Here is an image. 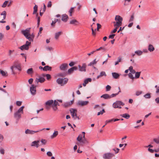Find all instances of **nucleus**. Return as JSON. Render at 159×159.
Instances as JSON below:
<instances>
[{
  "mask_svg": "<svg viewBox=\"0 0 159 159\" xmlns=\"http://www.w3.org/2000/svg\"><path fill=\"white\" fill-rule=\"evenodd\" d=\"M24 107V106L21 107L14 114V116L16 120L17 123L19 120L21 118V114L24 113L23 109Z\"/></svg>",
  "mask_w": 159,
  "mask_h": 159,
  "instance_id": "nucleus-1",
  "label": "nucleus"
},
{
  "mask_svg": "<svg viewBox=\"0 0 159 159\" xmlns=\"http://www.w3.org/2000/svg\"><path fill=\"white\" fill-rule=\"evenodd\" d=\"M30 28L21 31L22 33L23 34L24 36L28 39L30 41H33L32 39L30 38V36H29L30 35L29 32H30Z\"/></svg>",
  "mask_w": 159,
  "mask_h": 159,
  "instance_id": "nucleus-2",
  "label": "nucleus"
},
{
  "mask_svg": "<svg viewBox=\"0 0 159 159\" xmlns=\"http://www.w3.org/2000/svg\"><path fill=\"white\" fill-rule=\"evenodd\" d=\"M115 19L116 22H113V23L115 24L114 25L118 26H120L122 25V21L123 20V18L122 17L120 16L116 15L115 17Z\"/></svg>",
  "mask_w": 159,
  "mask_h": 159,
  "instance_id": "nucleus-3",
  "label": "nucleus"
},
{
  "mask_svg": "<svg viewBox=\"0 0 159 159\" xmlns=\"http://www.w3.org/2000/svg\"><path fill=\"white\" fill-rule=\"evenodd\" d=\"M68 79L67 78H64V79L58 78L56 80V82L59 84H61V86H64L68 82Z\"/></svg>",
  "mask_w": 159,
  "mask_h": 159,
  "instance_id": "nucleus-4",
  "label": "nucleus"
},
{
  "mask_svg": "<svg viewBox=\"0 0 159 159\" xmlns=\"http://www.w3.org/2000/svg\"><path fill=\"white\" fill-rule=\"evenodd\" d=\"M124 105L125 103L119 101H117L113 103V107L115 108H119V109H121V107L120 106H124Z\"/></svg>",
  "mask_w": 159,
  "mask_h": 159,
  "instance_id": "nucleus-5",
  "label": "nucleus"
},
{
  "mask_svg": "<svg viewBox=\"0 0 159 159\" xmlns=\"http://www.w3.org/2000/svg\"><path fill=\"white\" fill-rule=\"evenodd\" d=\"M89 103L88 101H78L76 103L77 106L80 107H83L87 105Z\"/></svg>",
  "mask_w": 159,
  "mask_h": 159,
  "instance_id": "nucleus-6",
  "label": "nucleus"
},
{
  "mask_svg": "<svg viewBox=\"0 0 159 159\" xmlns=\"http://www.w3.org/2000/svg\"><path fill=\"white\" fill-rule=\"evenodd\" d=\"M114 156V154L111 153H107L103 155V158L104 159H111Z\"/></svg>",
  "mask_w": 159,
  "mask_h": 159,
  "instance_id": "nucleus-7",
  "label": "nucleus"
},
{
  "mask_svg": "<svg viewBox=\"0 0 159 159\" xmlns=\"http://www.w3.org/2000/svg\"><path fill=\"white\" fill-rule=\"evenodd\" d=\"M44 129H45V128H43V129H39L37 131H35L30 130L29 129H27L25 130V133L26 134H34L35 133L40 132Z\"/></svg>",
  "mask_w": 159,
  "mask_h": 159,
  "instance_id": "nucleus-8",
  "label": "nucleus"
},
{
  "mask_svg": "<svg viewBox=\"0 0 159 159\" xmlns=\"http://www.w3.org/2000/svg\"><path fill=\"white\" fill-rule=\"evenodd\" d=\"M87 65L86 63H83L82 66L80 65L78 66L79 71L81 72H85L86 71V68Z\"/></svg>",
  "mask_w": 159,
  "mask_h": 159,
  "instance_id": "nucleus-9",
  "label": "nucleus"
},
{
  "mask_svg": "<svg viewBox=\"0 0 159 159\" xmlns=\"http://www.w3.org/2000/svg\"><path fill=\"white\" fill-rule=\"evenodd\" d=\"M37 85L34 86L32 84L30 88V91L32 95H35L36 93V87Z\"/></svg>",
  "mask_w": 159,
  "mask_h": 159,
  "instance_id": "nucleus-10",
  "label": "nucleus"
},
{
  "mask_svg": "<svg viewBox=\"0 0 159 159\" xmlns=\"http://www.w3.org/2000/svg\"><path fill=\"white\" fill-rule=\"evenodd\" d=\"M45 81V79L43 77H39V78L35 79L34 83L36 85H37L39 82L42 83Z\"/></svg>",
  "mask_w": 159,
  "mask_h": 159,
  "instance_id": "nucleus-11",
  "label": "nucleus"
},
{
  "mask_svg": "<svg viewBox=\"0 0 159 159\" xmlns=\"http://www.w3.org/2000/svg\"><path fill=\"white\" fill-rule=\"evenodd\" d=\"M15 68L17 69L19 71H20L21 70V68L20 64L17 61H15L14 63Z\"/></svg>",
  "mask_w": 159,
  "mask_h": 159,
  "instance_id": "nucleus-12",
  "label": "nucleus"
},
{
  "mask_svg": "<svg viewBox=\"0 0 159 159\" xmlns=\"http://www.w3.org/2000/svg\"><path fill=\"white\" fill-rule=\"evenodd\" d=\"M39 140L34 141L32 142L31 144V146L33 147H36V148L39 147Z\"/></svg>",
  "mask_w": 159,
  "mask_h": 159,
  "instance_id": "nucleus-13",
  "label": "nucleus"
},
{
  "mask_svg": "<svg viewBox=\"0 0 159 159\" xmlns=\"http://www.w3.org/2000/svg\"><path fill=\"white\" fill-rule=\"evenodd\" d=\"M68 67L67 64L64 63L61 64L60 66V69L61 70H65Z\"/></svg>",
  "mask_w": 159,
  "mask_h": 159,
  "instance_id": "nucleus-14",
  "label": "nucleus"
},
{
  "mask_svg": "<svg viewBox=\"0 0 159 159\" xmlns=\"http://www.w3.org/2000/svg\"><path fill=\"white\" fill-rule=\"evenodd\" d=\"M73 102L74 100H72L69 102H65L63 104V106L66 107H69L73 103Z\"/></svg>",
  "mask_w": 159,
  "mask_h": 159,
  "instance_id": "nucleus-15",
  "label": "nucleus"
},
{
  "mask_svg": "<svg viewBox=\"0 0 159 159\" xmlns=\"http://www.w3.org/2000/svg\"><path fill=\"white\" fill-rule=\"evenodd\" d=\"M70 111L72 117L73 118L74 117L75 113H76V112L77 111V110L73 108H71L70 110Z\"/></svg>",
  "mask_w": 159,
  "mask_h": 159,
  "instance_id": "nucleus-16",
  "label": "nucleus"
},
{
  "mask_svg": "<svg viewBox=\"0 0 159 159\" xmlns=\"http://www.w3.org/2000/svg\"><path fill=\"white\" fill-rule=\"evenodd\" d=\"M68 16L66 14H63L62 15L61 20L64 22H66L68 19Z\"/></svg>",
  "mask_w": 159,
  "mask_h": 159,
  "instance_id": "nucleus-17",
  "label": "nucleus"
},
{
  "mask_svg": "<svg viewBox=\"0 0 159 159\" xmlns=\"http://www.w3.org/2000/svg\"><path fill=\"white\" fill-rule=\"evenodd\" d=\"M19 48L21 50H28L29 49V46L27 44H24L20 46Z\"/></svg>",
  "mask_w": 159,
  "mask_h": 159,
  "instance_id": "nucleus-18",
  "label": "nucleus"
},
{
  "mask_svg": "<svg viewBox=\"0 0 159 159\" xmlns=\"http://www.w3.org/2000/svg\"><path fill=\"white\" fill-rule=\"evenodd\" d=\"M92 81V79L90 78H88L86 79H85L84 82V83L83 84V85L84 86H85L86 85V84H88L89 82H90Z\"/></svg>",
  "mask_w": 159,
  "mask_h": 159,
  "instance_id": "nucleus-19",
  "label": "nucleus"
},
{
  "mask_svg": "<svg viewBox=\"0 0 159 159\" xmlns=\"http://www.w3.org/2000/svg\"><path fill=\"white\" fill-rule=\"evenodd\" d=\"M148 50L150 52H152L154 50L155 48L152 45L150 44L148 45Z\"/></svg>",
  "mask_w": 159,
  "mask_h": 159,
  "instance_id": "nucleus-20",
  "label": "nucleus"
},
{
  "mask_svg": "<svg viewBox=\"0 0 159 159\" xmlns=\"http://www.w3.org/2000/svg\"><path fill=\"white\" fill-rule=\"evenodd\" d=\"M62 34V32L61 31H59L55 33V39L56 40L58 39L59 38V37Z\"/></svg>",
  "mask_w": 159,
  "mask_h": 159,
  "instance_id": "nucleus-21",
  "label": "nucleus"
},
{
  "mask_svg": "<svg viewBox=\"0 0 159 159\" xmlns=\"http://www.w3.org/2000/svg\"><path fill=\"white\" fill-rule=\"evenodd\" d=\"M101 98H103L105 99H110V95L107 94H105L102 95L101 96Z\"/></svg>",
  "mask_w": 159,
  "mask_h": 159,
  "instance_id": "nucleus-22",
  "label": "nucleus"
},
{
  "mask_svg": "<svg viewBox=\"0 0 159 159\" xmlns=\"http://www.w3.org/2000/svg\"><path fill=\"white\" fill-rule=\"evenodd\" d=\"M79 23V22L75 19H73L70 20V24L76 25Z\"/></svg>",
  "mask_w": 159,
  "mask_h": 159,
  "instance_id": "nucleus-23",
  "label": "nucleus"
},
{
  "mask_svg": "<svg viewBox=\"0 0 159 159\" xmlns=\"http://www.w3.org/2000/svg\"><path fill=\"white\" fill-rule=\"evenodd\" d=\"M112 75L113 78L115 79H118L119 77V75L116 73L113 72L112 73Z\"/></svg>",
  "mask_w": 159,
  "mask_h": 159,
  "instance_id": "nucleus-24",
  "label": "nucleus"
},
{
  "mask_svg": "<svg viewBox=\"0 0 159 159\" xmlns=\"http://www.w3.org/2000/svg\"><path fill=\"white\" fill-rule=\"evenodd\" d=\"M120 116L128 119L130 117V115L127 113H125L120 115Z\"/></svg>",
  "mask_w": 159,
  "mask_h": 159,
  "instance_id": "nucleus-25",
  "label": "nucleus"
},
{
  "mask_svg": "<svg viewBox=\"0 0 159 159\" xmlns=\"http://www.w3.org/2000/svg\"><path fill=\"white\" fill-rule=\"evenodd\" d=\"M52 67L48 66H46L43 67V70L47 71V70H51Z\"/></svg>",
  "mask_w": 159,
  "mask_h": 159,
  "instance_id": "nucleus-26",
  "label": "nucleus"
},
{
  "mask_svg": "<svg viewBox=\"0 0 159 159\" xmlns=\"http://www.w3.org/2000/svg\"><path fill=\"white\" fill-rule=\"evenodd\" d=\"M107 75L106 73L104 71H102L100 72V75L97 76V78L98 79L100 77H102L103 76H106Z\"/></svg>",
  "mask_w": 159,
  "mask_h": 159,
  "instance_id": "nucleus-27",
  "label": "nucleus"
},
{
  "mask_svg": "<svg viewBox=\"0 0 159 159\" xmlns=\"http://www.w3.org/2000/svg\"><path fill=\"white\" fill-rule=\"evenodd\" d=\"M34 11L33 12V14H36V16L37 17L38 14L37 13V12L38 10V6L36 5H35L34 8Z\"/></svg>",
  "mask_w": 159,
  "mask_h": 159,
  "instance_id": "nucleus-28",
  "label": "nucleus"
},
{
  "mask_svg": "<svg viewBox=\"0 0 159 159\" xmlns=\"http://www.w3.org/2000/svg\"><path fill=\"white\" fill-rule=\"evenodd\" d=\"M58 132L57 131H55L53 134L51 136V139H53L56 137L58 134Z\"/></svg>",
  "mask_w": 159,
  "mask_h": 159,
  "instance_id": "nucleus-29",
  "label": "nucleus"
},
{
  "mask_svg": "<svg viewBox=\"0 0 159 159\" xmlns=\"http://www.w3.org/2000/svg\"><path fill=\"white\" fill-rule=\"evenodd\" d=\"M135 53L138 56H140L142 55L143 53V52L141 50H138L135 52Z\"/></svg>",
  "mask_w": 159,
  "mask_h": 159,
  "instance_id": "nucleus-30",
  "label": "nucleus"
},
{
  "mask_svg": "<svg viewBox=\"0 0 159 159\" xmlns=\"http://www.w3.org/2000/svg\"><path fill=\"white\" fill-rule=\"evenodd\" d=\"M75 8V7H71L70 8V9L69 10L68 12L69 13V16H72V13L74 11V9Z\"/></svg>",
  "mask_w": 159,
  "mask_h": 159,
  "instance_id": "nucleus-31",
  "label": "nucleus"
},
{
  "mask_svg": "<svg viewBox=\"0 0 159 159\" xmlns=\"http://www.w3.org/2000/svg\"><path fill=\"white\" fill-rule=\"evenodd\" d=\"M53 101L52 100L48 101L46 103V105L50 106L53 103Z\"/></svg>",
  "mask_w": 159,
  "mask_h": 159,
  "instance_id": "nucleus-32",
  "label": "nucleus"
},
{
  "mask_svg": "<svg viewBox=\"0 0 159 159\" xmlns=\"http://www.w3.org/2000/svg\"><path fill=\"white\" fill-rule=\"evenodd\" d=\"M0 73L2 76H7L8 75L7 73V71H4L1 70Z\"/></svg>",
  "mask_w": 159,
  "mask_h": 159,
  "instance_id": "nucleus-33",
  "label": "nucleus"
},
{
  "mask_svg": "<svg viewBox=\"0 0 159 159\" xmlns=\"http://www.w3.org/2000/svg\"><path fill=\"white\" fill-rule=\"evenodd\" d=\"M58 21V19H54V20L52 21V22L51 24V26L52 27H54L55 26V23Z\"/></svg>",
  "mask_w": 159,
  "mask_h": 159,
  "instance_id": "nucleus-34",
  "label": "nucleus"
},
{
  "mask_svg": "<svg viewBox=\"0 0 159 159\" xmlns=\"http://www.w3.org/2000/svg\"><path fill=\"white\" fill-rule=\"evenodd\" d=\"M97 61H96V59H94L93 61L90 62L88 65V66H91L93 65L96 64L97 63Z\"/></svg>",
  "mask_w": 159,
  "mask_h": 159,
  "instance_id": "nucleus-35",
  "label": "nucleus"
},
{
  "mask_svg": "<svg viewBox=\"0 0 159 159\" xmlns=\"http://www.w3.org/2000/svg\"><path fill=\"white\" fill-rule=\"evenodd\" d=\"M27 73L28 74H30L33 73V69L32 68L28 69L26 71Z\"/></svg>",
  "mask_w": 159,
  "mask_h": 159,
  "instance_id": "nucleus-36",
  "label": "nucleus"
},
{
  "mask_svg": "<svg viewBox=\"0 0 159 159\" xmlns=\"http://www.w3.org/2000/svg\"><path fill=\"white\" fill-rule=\"evenodd\" d=\"M114 26L115 27V28L111 32V33H115L117 30V29L119 28V26H117L116 25H114Z\"/></svg>",
  "mask_w": 159,
  "mask_h": 159,
  "instance_id": "nucleus-37",
  "label": "nucleus"
},
{
  "mask_svg": "<svg viewBox=\"0 0 159 159\" xmlns=\"http://www.w3.org/2000/svg\"><path fill=\"white\" fill-rule=\"evenodd\" d=\"M153 141L157 144H159V136L157 138H154Z\"/></svg>",
  "mask_w": 159,
  "mask_h": 159,
  "instance_id": "nucleus-38",
  "label": "nucleus"
},
{
  "mask_svg": "<svg viewBox=\"0 0 159 159\" xmlns=\"http://www.w3.org/2000/svg\"><path fill=\"white\" fill-rule=\"evenodd\" d=\"M144 97L146 98H151V95L150 93H147L144 95Z\"/></svg>",
  "mask_w": 159,
  "mask_h": 159,
  "instance_id": "nucleus-39",
  "label": "nucleus"
},
{
  "mask_svg": "<svg viewBox=\"0 0 159 159\" xmlns=\"http://www.w3.org/2000/svg\"><path fill=\"white\" fill-rule=\"evenodd\" d=\"M105 111L104 109H103L102 110L100 111L98 113L97 115L99 116L100 115H102L103 113H105Z\"/></svg>",
  "mask_w": 159,
  "mask_h": 159,
  "instance_id": "nucleus-40",
  "label": "nucleus"
},
{
  "mask_svg": "<svg viewBox=\"0 0 159 159\" xmlns=\"http://www.w3.org/2000/svg\"><path fill=\"white\" fill-rule=\"evenodd\" d=\"M121 58L120 57H118L117 60L115 62V65H116L118 64L121 61Z\"/></svg>",
  "mask_w": 159,
  "mask_h": 159,
  "instance_id": "nucleus-41",
  "label": "nucleus"
},
{
  "mask_svg": "<svg viewBox=\"0 0 159 159\" xmlns=\"http://www.w3.org/2000/svg\"><path fill=\"white\" fill-rule=\"evenodd\" d=\"M140 72H136L135 73V78H138L140 76Z\"/></svg>",
  "mask_w": 159,
  "mask_h": 159,
  "instance_id": "nucleus-42",
  "label": "nucleus"
},
{
  "mask_svg": "<svg viewBox=\"0 0 159 159\" xmlns=\"http://www.w3.org/2000/svg\"><path fill=\"white\" fill-rule=\"evenodd\" d=\"M80 142L83 144H86L88 143L87 141L85 139H82Z\"/></svg>",
  "mask_w": 159,
  "mask_h": 159,
  "instance_id": "nucleus-43",
  "label": "nucleus"
},
{
  "mask_svg": "<svg viewBox=\"0 0 159 159\" xmlns=\"http://www.w3.org/2000/svg\"><path fill=\"white\" fill-rule=\"evenodd\" d=\"M82 135H79L77 138V140L79 141L80 142V141L82 140Z\"/></svg>",
  "mask_w": 159,
  "mask_h": 159,
  "instance_id": "nucleus-44",
  "label": "nucleus"
},
{
  "mask_svg": "<svg viewBox=\"0 0 159 159\" xmlns=\"http://www.w3.org/2000/svg\"><path fill=\"white\" fill-rule=\"evenodd\" d=\"M8 1H6L3 3L2 5V7H6L7 5L8 2Z\"/></svg>",
  "mask_w": 159,
  "mask_h": 159,
  "instance_id": "nucleus-45",
  "label": "nucleus"
},
{
  "mask_svg": "<svg viewBox=\"0 0 159 159\" xmlns=\"http://www.w3.org/2000/svg\"><path fill=\"white\" fill-rule=\"evenodd\" d=\"M119 94V93H112L111 95H110V98L114 97L116 96V95H118Z\"/></svg>",
  "mask_w": 159,
  "mask_h": 159,
  "instance_id": "nucleus-46",
  "label": "nucleus"
},
{
  "mask_svg": "<svg viewBox=\"0 0 159 159\" xmlns=\"http://www.w3.org/2000/svg\"><path fill=\"white\" fill-rule=\"evenodd\" d=\"M134 15L133 14L131 16L129 20V22H131L133 21L134 20Z\"/></svg>",
  "mask_w": 159,
  "mask_h": 159,
  "instance_id": "nucleus-47",
  "label": "nucleus"
},
{
  "mask_svg": "<svg viewBox=\"0 0 159 159\" xmlns=\"http://www.w3.org/2000/svg\"><path fill=\"white\" fill-rule=\"evenodd\" d=\"M112 150L115 151L116 154L118 153L119 152V149L118 148H114L112 149Z\"/></svg>",
  "mask_w": 159,
  "mask_h": 159,
  "instance_id": "nucleus-48",
  "label": "nucleus"
},
{
  "mask_svg": "<svg viewBox=\"0 0 159 159\" xmlns=\"http://www.w3.org/2000/svg\"><path fill=\"white\" fill-rule=\"evenodd\" d=\"M73 71H73V69L72 68H70V69H69L68 70V74H70L72 73L73 72Z\"/></svg>",
  "mask_w": 159,
  "mask_h": 159,
  "instance_id": "nucleus-49",
  "label": "nucleus"
},
{
  "mask_svg": "<svg viewBox=\"0 0 159 159\" xmlns=\"http://www.w3.org/2000/svg\"><path fill=\"white\" fill-rule=\"evenodd\" d=\"M22 102L21 101H17L16 102V104L17 106H20L21 105Z\"/></svg>",
  "mask_w": 159,
  "mask_h": 159,
  "instance_id": "nucleus-50",
  "label": "nucleus"
},
{
  "mask_svg": "<svg viewBox=\"0 0 159 159\" xmlns=\"http://www.w3.org/2000/svg\"><path fill=\"white\" fill-rule=\"evenodd\" d=\"M111 89V87L109 85H107L106 86V91H109Z\"/></svg>",
  "mask_w": 159,
  "mask_h": 159,
  "instance_id": "nucleus-51",
  "label": "nucleus"
},
{
  "mask_svg": "<svg viewBox=\"0 0 159 159\" xmlns=\"http://www.w3.org/2000/svg\"><path fill=\"white\" fill-rule=\"evenodd\" d=\"M45 76L46 77L47 79L48 80H49L51 78V76L49 74H47L45 75Z\"/></svg>",
  "mask_w": 159,
  "mask_h": 159,
  "instance_id": "nucleus-52",
  "label": "nucleus"
},
{
  "mask_svg": "<svg viewBox=\"0 0 159 159\" xmlns=\"http://www.w3.org/2000/svg\"><path fill=\"white\" fill-rule=\"evenodd\" d=\"M142 93V91H137L136 92V96H139Z\"/></svg>",
  "mask_w": 159,
  "mask_h": 159,
  "instance_id": "nucleus-53",
  "label": "nucleus"
},
{
  "mask_svg": "<svg viewBox=\"0 0 159 159\" xmlns=\"http://www.w3.org/2000/svg\"><path fill=\"white\" fill-rule=\"evenodd\" d=\"M41 142L43 145H45L47 142V141L45 139H42L41 140Z\"/></svg>",
  "mask_w": 159,
  "mask_h": 159,
  "instance_id": "nucleus-54",
  "label": "nucleus"
},
{
  "mask_svg": "<svg viewBox=\"0 0 159 159\" xmlns=\"http://www.w3.org/2000/svg\"><path fill=\"white\" fill-rule=\"evenodd\" d=\"M128 76L131 79H133L134 78V77L131 73H129L128 74Z\"/></svg>",
  "mask_w": 159,
  "mask_h": 159,
  "instance_id": "nucleus-55",
  "label": "nucleus"
},
{
  "mask_svg": "<svg viewBox=\"0 0 159 159\" xmlns=\"http://www.w3.org/2000/svg\"><path fill=\"white\" fill-rule=\"evenodd\" d=\"M47 155L49 157H51L52 156V153L51 152L48 151L47 152Z\"/></svg>",
  "mask_w": 159,
  "mask_h": 159,
  "instance_id": "nucleus-56",
  "label": "nucleus"
},
{
  "mask_svg": "<svg viewBox=\"0 0 159 159\" xmlns=\"http://www.w3.org/2000/svg\"><path fill=\"white\" fill-rule=\"evenodd\" d=\"M115 34H112L111 35H110L109 36V38L110 39H113L114 38V36H115Z\"/></svg>",
  "mask_w": 159,
  "mask_h": 159,
  "instance_id": "nucleus-57",
  "label": "nucleus"
},
{
  "mask_svg": "<svg viewBox=\"0 0 159 159\" xmlns=\"http://www.w3.org/2000/svg\"><path fill=\"white\" fill-rule=\"evenodd\" d=\"M113 121V119H111V120H106V121H105V122H106L105 125H107V123L111 122L112 121Z\"/></svg>",
  "mask_w": 159,
  "mask_h": 159,
  "instance_id": "nucleus-58",
  "label": "nucleus"
},
{
  "mask_svg": "<svg viewBox=\"0 0 159 159\" xmlns=\"http://www.w3.org/2000/svg\"><path fill=\"white\" fill-rule=\"evenodd\" d=\"M97 30L98 31L99 30V29H100V28L101 27V25L100 24H99V23H97Z\"/></svg>",
  "mask_w": 159,
  "mask_h": 159,
  "instance_id": "nucleus-59",
  "label": "nucleus"
},
{
  "mask_svg": "<svg viewBox=\"0 0 159 159\" xmlns=\"http://www.w3.org/2000/svg\"><path fill=\"white\" fill-rule=\"evenodd\" d=\"M46 49L47 50H49L51 51V50H53V48L51 47H47L46 48Z\"/></svg>",
  "mask_w": 159,
  "mask_h": 159,
  "instance_id": "nucleus-60",
  "label": "nucleus"
},
{
  "mask_svg": "<svg viewBox=\"0 0 159 159\" xmlns=\"http://www.w3.org/2000/svg\"><path fill=\"white\" fill-rule=\"evenodd\" d=\"M52 107L54 111H56L58 109L57 106L52 105Z\"/></svg>",
  "mask_w": 159,
  "mask_h": 159,
  "instance_id": "nucleus-61",
  "label": "nucleus"
},
{
  "mask_svg": "<svg viewBox=\"0 0 159 159\" xmlns=\"http://www.w3.org/2000/svg\"><path fill=\"white\" fill-rule=\"evenodd\" d=\"M52 6V2L51 1H49L47 7H50Z\"/></svg>",
  "mask_w": 159,
  "mask_h": 159,
  "instance_id": "nucleus-62",
  "label": "nucleus"
},
{
  "mask_svg": "<svg viewBox=\"0 0 159 159\" xmlns=\"http://www.w3.org/2000/svg\"><path fill=\"white\" fill-rule=\"evenodd\" d=\"M155 101L157 104H159V97L155 99Z\"/></svg>",
  "mask_w": 159,
  "mask_h": 159,
  "instance_id": "nucleus-63",
  "label": "nucleus"
},
{
  "mask_svg": "<svg viewBox=\"0 0 159 159\" xmlns=\"http://www.w3.org/2000/svg\"><path fill=\"white\" fill-rule=\"evenodd\" d=\"M156 93L157 95H159V86L156 89Z\"/></svg>",
  "mask_w": 159,
  "mask_h": 159,
  "instance_id": "nucleus-64",
  "label": "nucleus"
}]
</instances>
